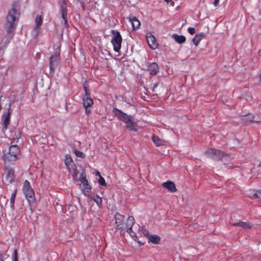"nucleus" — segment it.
<instances>
[{"label":"nucleus","instance_id":"nucleus-1","mask_svg":"<svg viewBox=\"0 0 261 261\" xmlns=\"http://www.w3.org/2000/svg\"><path fill=\"white\" fill-rule=\"evenodd\" d=\"M19 16L18 12L15 9L13 8L9 11L5 24L7 35L3 39L4 43L8 44L12 38L14 31L18 21Z\"/></svg>","mask_w":261,"mask_h":261},{"label":"nucleus","instance_id":"nucleus-2","mask_svg":"<svg viewBox=\"0 0 261 261\" xmlns=\"http://www.w3.org/2000/svg\"><path fill=\"white\" fill-rule=\"evenodd\" d=\"M19 16L18 12L15 9L13 8L9 11L5 24L7 35L3 39L4 43L8 44L12 38L14 31L18 21Z\"/></svg>","mask_w":261,"mask_h":261},{"label":"nucleus","instance_id":"nucleus-3","mask_svg":"<svg viewBox=\"0 0 261 261\" xmlns=\"http://www.w3.org/2000/svg\"><path fill=\"white\" fill-rule=\"evenodd\" d=\"M20 158V150L17 145L10 146L9 151L3 155V158L6 164L8 165L11 163L15 161Z\"/></svg>","mask_w":261,"mask_h":261},{"label":"nucleus","instance_id":"nucleus-4","mask_svg":"<svg viewBox=\"0 0 261 261\" xmlns=\"http://www.w3.org/2000/svg\"><path fill=\"white\" fill-rule=\"evenodd\" d=\"M65 164L67 168L69 170V171L71 174L74 180H77V171L76 169V167L70 155H66L65 159Z\"/></svg>","mask_w":261,"mask_h":261},{"label":"nucleus","instance_id":"nucleus-5","mask_svg":"<svg viewBox=\"0 0 261 261\" xmlns=\"http://www.w3.org/2000/svg\"><path fill=\"white\" fill-rule=\"evenodd\" d=\"M122 41V39L120 32L117 31H113L111 43L115 52L118 53L121 49Z\"/></svg>","mask_w":261,"mask_h":261},{"label":"nucleus","instance_id":"nucleus-6","mask_svg":"<svg viewBox=\"0 0 261 261\" xmlns=\"http://www.w3.org/2000/svg\"><path fill=\"white\" fill-rule=\"evenodd\" d=\"M78 180H80L83 184L82 187V193L86 196L90 197L91 194V187L89 184V182L86 179V175L83 173L81 174L79 178H77L76 181Z\"/></svg>","mask_w":261,"mask_h":261},{"label":"nucleus","instance_id":"nucleus-7","mask_svg":"<svg viewBox=\"0 0 261 261\" xmlns=\"http://www.w3.org/2000/svg\"><path fill=\"white\" fill-rule=\"evenodd\" d=\"M60 46H58L55 53L52 55L49 60V69L51 72H53L58 65L60 60Z\"/></svg>","mask_w":261,"mask_h":261},{"label":"nucleus","instance_id":"nucleus-8","mask_svg":"<svg viewBox=\"0 0 261 261\" xmlns=\"http://www.w3.org/2000/svg\"><path fill=\"white\" fill-rule=\"evenodd\" d=\"M84 89L85 92V95L83 98V105L85 108L86 113L89 114L91 110L89 108L93 105V100L90 98L89 93L88 92V89L86 86H84Z\"/></svg>","mask_w":261,"mask_h":261},{"label":"nucleus","instance_id":"nucleus-9","mask_svg":"<svg viewBox=\"0 0 261 261\" xmlns=\"http://www.w3.org/2000/svg\"><path fill=\"white\" fill-rule=\"evenodd\" d=\"M114 218L116 228L120 230V233H124L126 227V223H124V216L117 213Z\"/></svg>","mask_w":261,"mask_h":261},{"label":"nucleus","instance_id":"nucleus-10","mask_svg":"<svg viewBox=\"0 0 261 261\" xmlns=\"http://www.w3.org/2000/svg\"><path fill=\"white\" fill-rule=\"evenodd\" d=\"M206 156L213 159H220L224 156L225 153L219 150L213 148H209L205 152Z\"/></svg>","mask_w":261,"mask_h":261},{"label":"nucleus","instance_id":"nucleus-11","mask_svg":"<svg viewBox=\"0 0 261 261\" xmlns=\"http://www.w3.org/2000/svg\"><path fill=\"white\" fill-rule=\"evenodd\" d=\"M23 191L29 202L34 199V191L31 188L29 182L27 180H25L23 182Z\"/></svg>","mask_w":261,"mask_h":261},{"label":"nucleus","instance_id":"nucleus-12","mask_svg":"<svg viewBox=\"0 0 261 261\" xmlns=\"http://www.w3.org/2000/svg\"><path fill=\"white\" fill-rule=\"evenodd\" d=\"M135 219L133 216H129L127 220L126 227L125 231H127L129 233L130 237L135 241H137V237L135 232L132 230V227L135 224Z\"/></svg>","mask_w":261,"mask_h":261},{"label":"nucleus","instance_id":"nucleus-13","mask_svg":"<svg viewBox=\"0 0 261 261\" xmlns=\"http://www.w3.org/2000/svg\"><path fill=\"white\" fill-rule=\"evenodd\" d=\"M115 112L116 116H117L120 120L123 121L125 124L128 123L133 118L132 116L128 115L118 109H116Z\"/></svg>","mask_w":261,"mask_h":261},{"label":"nucleus","instance_id":"nucleus-14","mask_svg":"<svg viewBox=\"0 0 261 261\" xmlns=\"http://www.w3.org/2000/svg\"><path fill=\"white\" fill-rule=\"evenodd\" d=\"M36 25L32 31L33 35L37 37L39 35L40 31V26L42 23V18L41 15H38L35 18Z\"/></svg>","mask_w":261,"mask_h":261},{"label":"nucleus","instance_id":"nucleus-15","mask_svg":"<svg viewBox=\"0 0 261 261\" xmlns=\"http://www.w3.org/2000/svg\"><path fill=\"white\" fill-rule=\"evenodd\" d=\"M146 37L149 47L152 49L157 48L158 44L154 36L150 33H148L146 34Z\"/></svg>","mask_w":261,"mask_h":261},{"label":"nucleus","instance_id":"nucleus-16","mask_svg":"<svg viewBox=\"0 0 261 261\" xmlns=\"http://www.w3.org/2000/svg\"><path fill=\"white\" fill-rule=\"evenodd\" d=\"M12 113V110H11L10 108L9 109L8 111L3 114V128L2 130L3 132H5L8 127V126L10 124V115Z\"/></svg>","mask_w":261,"mask_h":261},{"label":"nucleus","instance_id":"nucleus-17","mask_svg":"<svg viewBox=\"0 0 261 261\" xmlns=\"http://www.w3.org/2000/svg\"><path fill=\"white\" fill-rule=\"evenodd\" d=\"M255 116L253 114H249L247 115L243 116L242 120L244 122H260V120L259 119H255Z\"/></svg>","mask_w":261,"mask_h":261},{"label":"nucleus","instance_id":"nucleus-18","mask_svg":"<svg viewBox=\"0 0 261 261\" xmlns=\"http://www.w3.org/2000/svg\"><path fill=\"white\" fill-rule=\"evenodd\" d=\"M162 186L171 192H174L176 188L174 182L171 181H167L163 183Z\"/></svg>","mask_w":261,"mask_h":261},{"label":"nucleus","instance_id":"nucleus-19","mask_svg":"<svg viewBox=\"0 0 261 261\" xmlns=\"http://www.w3.org/2000/svg\"><path fill=\"white\" fill-rule=\"evenodd\" d=\"M147 69L151 74L155 75L158 73L159 68L156 63L153 62L148 65Z\"/></svg>","mask_w":261,"mask_h":261},{"label":"nucleus","instance_id":"nucleus-20","mask_svg":"<svg viewBox=\"0 0 261 261\" xmlns=\"http://www.w3.org/2000/svg\"><path fill=\"white\" fill-rule=\"evenodd\" d=\"M205 34L203 32L198 33L193 38L192 41L196 46H197L201 40L205 38Z\"/></svg>","mask_w":261,"mask_h":261},{"label":"nucleus","instance_id":"nucleus-21","mask_svg":"<svg viewBox=\"0 0 261 261\" xmlns=\"http://www.w3.org/2000/svg\"><path fill=\"white\" fill-rule=\"evenodd\" d=\"M61 13H62V17L64 20L65 24L66 25L67 23V5L65 2H63L61 4Z\"/></svg>","mask_w":261,"mask_h":261},{"label":"nucleus","instance_id":"nucleus-22","mask_svg":"<svg viewBox=\"0 0 261 261\" xmlns=\"http://www.w3.org/2000/svg\"><path fill=\"white\" fill-rule=\"evenodd\" d=\"M126 127L130 130L137 131L138 126L136 122L133 118L128 123L126 124Z\"/></svg>","mask_w":261,"mask_h":261},{"label":"nucleus","instance_id":"nucleus-23","mask_svg":"<svg viewBox=\"0 0 261 261\" xmlns=\"http://www.w3.org/2000/svg\"><path fill=\"white\" fill-rule=\"evenodd\" d=\"M14 179V171L12 169H7L6 180L9 183H11Z\"/></svg>","mask_w":261,"mask_h":261},{"label":"nucleus","instance_id":"nucleus-24","mask_svg":"<svg viewBox=\"0 0 261 261\" xmlns=\"http://www.w3.org/2000/svg\"><path fill=\"white\" fill-rule=\"evenodd\" d=\"M129 21L130 22L132 27L133 29H138L140 26V22L139 20L135 17H130L129 18Z\"/></svg>","mask_w":261,"mask_h":261},{"label":"nucleus","instance_id":"nucleus-25","mask_svg":"<svg viewBox=\"0 0 261 261\" xmlns=\"http://www.w3.org/2000/svg\"><path fill=\"white\" fill-rule=\"evenodd\" d=\"M233 225L238 226L239 227H240L245 229H250L253 227V225L250 223H248L247 222H241V221L237 222L235 224H233Z\"/></svg>","mask_w":261,"mask_h":261},{"label":"nucleus","instance_id":"nucleus-26","mask_svg":"<svg viewBox=\"0 0 261 261\" xmlns=\"http://www.w3.org/2000/svg\"><path fill=\"white\" fill-rule=\"evenodd\" d=\"M247 194L250 197H256L261 200V189L256 191L254 190H250Z\"/></svg>","mask_w":261,"mask_h":261},{"label":"nucleus","instance_id":"nucleus-27","mask_svg":"<svg viewBox=\"0 0 261 261\" xmlns=\"http://www.w3.org/2000/svg\"><path fill=\"white\" fill-rule=\"evenodd\" d=\"M91 199L93 200L97 205L99 207H101L102 205V198L97 195H92L91 194H90V196L89 197Z\"/></svg>","mask_w":261,"mask_h":261},{"label":"nucleus","instance_id":"nucleus-28","mask_svg":"<svg viewBox=\"0 0 261 261\" xmlns=\"http://www.w3.org/2000/svg\"><path fill=\"white\" fill-rule=\"evenodd\" d=\"M147 238L148 239L149 242L154 244H159L161 240L160 238L156 234H149Z\"/></svg>","mask_w":261,"mask_h":261},{"label":"nucleus","instance_id":"nucleus-29","mask_svg":"<svg viewBox=\"0 0 261 261\" xmlns=\"http://www.w3.org/2000/svg\"><path fill=\"white\" fill-rule=\"evenodd\" d=\"M173 38L175 40V41L181 44L185 42L186 41V37L182 35H178L177 34H174L172 36Z\"/></svg>","mask_w":261,"mask_h":261},{"label":"nucleus","instance_id":"nucleus-30","mask_svg":"<svg viewBox=\"0 0 261 261\" xmlns=\"http://www.w3.org/2000/svg\"><path fill=\"white\" fill-rule=\"evenodd\" d=\"M152 140L153 143L158 146L162 145L164 143L163 141L159 137L155 135H152Z\"/></svg>","mask_w":261,"mask_h":261},{"label":"nucleus","instance_id":"nucleus-31","mask_svg":"<svg viewBox=\"0 0 261 261\" xmlns=\"http://www.w3.org/2000/svg\"><path fill=\"white\" fill-rule=\"evenodd\" d=\"M16 192H17V189L16 188V187L15 186L13 188V193H12V194L11 195L10 201H15V198L16 197Z\"/></svg>","mask_w":261,"mask_h":261},{"label":"nucleus","instance_id":"nucleus-32","mask_svg":"<svg viewBox=\"0 0 261 261\" xmlns=\"http://www.w3.org/2000/svg\"><path fill=\"white\" fill-rule=\"evenodd\" d=\"M139 231L140 232V233L143 234L146 237H148L149 234L148 230L145 228V227H141L140 229H139Z\"/></svg>","mask_w":261,"mask_h":261},{"label":"nucleus","instance_id":"nucleus-33","mask_svg":"<svg viewBox=\"0 0 261 261\" xmlns=\"http://www.w3.org/2000/svg\"><path fill=\"white\" fill-rule=\"evenodd\" d=\"M74 153L75 155L77 157H80L81 158H84L85 157L84 154L81 151L75 150Z\"/></svg>","mask_w":261,"mask_h":261},{"label":"nucleus","instance_id":"nucleus-34","mask_svg":"<svg viewBox=\"0 0 261 261\" xmlns=\"http://www.w3.org/2000/svg\"><path fill=\"white\" fill-rule=\"evenodd\" d=\"M98 183L101 186H106V183L105 180L101 176H100V177H99V179H98Z\"/></svg>","mask_w":261,"mask_h":261},{"label":"nucleus","instance_id":"nucleus-35","mask_svg":"<svg viewBox=\"0 0 261 261\" xmlns=\"http://www.w3.org/2000/svg\"><path fill=\"white\" fill-rule=\"evenodd\" d=\"M13 259L12 261H18V258L17 256V251L16 250H14L13 255Z\"/></svg>","mask_w":261,"mask_h":261},{"label":"nucleus","instance_id":"nucleus-36","mask_svg":"<svg viewBox=\"0 0 261 261\" xmlns=\"http://www.w3.org/2000/svg\"><path fill=\"white\" fill-rule=\"evenodd\" d=\"M188 31L191 35H193L195 33V30L194 28H189Z\"/></svg>","mask_w":261,"mask_h":261},{"label":"nucleus","instance_id":"nucleus-37","mask_svg":"<svg viewBox=\"0 0 261 261\" xmlns=\"http://www.w3.org/2000/svg\"><path fill=\"white\" fill-rule=\"evenodd\" d=\"M14 202L15 201H10V207L12 210L14 209Z\"/></svg>","mask_w":261,"mask_h":261},{"label":"nucleus","instance_id":"nucleus-38","mask_svg":"<svg viewBox=\"0 0 261 261\" xmlns=\"http://www.w3.org/2000/svg\"><path fill=\"white\" fill-rule=\"evenodd\" d=\"M219 0H215L214 1V5L215 7H216L218 4H219Z\"/></svg>","mask_w":261,"mask_h":261},{"label":"nucleus","instance_id":"nucleus-39","mask_svg":"<svg viewBox=\"0 0 261 261\" xmlns=\"http://www.w3.org/2000/svg\"><path fill=\"white\" fill-rule=\"evenodd\" d=\"M196 225H197V224H193V225H190V226H189V230H190V231H191V230H192V229H193V228H194V226H196Z\"/></svg>","mask_w":261,"mask_h":261},{"label":"nucleus","instance_id":"nucleus-40","mask_svg":"<svg viewBox=\"0 0 261 261\" xmlns=\"http://www.w3.org/2000/svg\"><path fill=\"white\" fill-rule=\"evenodd\" d=\"M0 261H4V256L0 253Z\"/></svg>","mask_w":261,"mask_h":261},{"label":"nucleus","instance_id":"nucleus-41","mask_svg":"<svg viewBox=\"0 0 261 261\" xmlns=\"http://www.w3.org/2000/svg\"><path fill=\"white\" fill-rule=\"evenodd\" d=\"M251 261H258V258L257 257H255L251 259Z\"/></svg>","mask_w":261,"mask_h":261},{"label":"nucleus","instance_id":"nucleus-42","mask_svg":"<svg viewBox=\"0 0 261 261\" xmlns=\"http://www.w3.org/2000/svg\"><path fill=\"white\" fill-rule=\"evenodd\" d=\"M95 175L99 176V177H100V176H101L100 173L99 171H96L95 172Z\"/></svg>","mask_w":261,"mask_h":261},{"label":"nucleus","instance_id":"nucleus-43","mask_svg":"<svg viewBox=\"0 0 261 261\" xmlns=\"http://www.w3.org/2000/svg\"><path fill=\"white\" fill-rule=\"evenodd\" d=\"M258 167L259 168L258 170H261V163L258 165Z\"/></svg>","mask_w":261,"mask_h":261},{"label":"nucleus","instance_id":"nucleus-44","mask_svg":"<svg viewBox=\"0 0 261 261\" xmlns=\"http://www.w3.org/2000/svg\"><path fill=\"white\" fill-rule=\"evenodd\" d=\"M165 2H166L167 3H169V2H170L172 0H164Z\"/></svg>","mask_w":261,"mask_h":261},{"label":"nucleus","instance_id":"nucleus-45","mask_svg":"<svg viewBox=\"0 0 261 261\" xmlns=\"http://www.w3.org/2000/svg\"><path fill=\"white\" fill-rule=\"evenodd\" d=\"M157 87V84H155L153 86V89Z\"/></svg>","mask_w":261,"mask_h":261}]
</instances>
